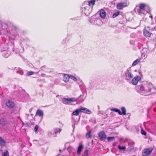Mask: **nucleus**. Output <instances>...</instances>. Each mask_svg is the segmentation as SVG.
<instances>
[{"label":"nucleus","mask_w":156,"mask_h":156,"mask_svg":"<svg viewBox=\"0 0 156 156\" xmlns=\"http://www.w3.org/2000/svg\"><path fill=\"white\" fill-rule=\"evenodd\" d=\"M34 73L32 71H29L27 73V75L28 76H30L33 75Z\"/></svg>","instance_id":"33"},{"label":"nucleus","mask_w":156,"mask_h":156,"mask_svg":"<svg viewBox=\"0 0 156 156\" xmlns=\"http://www.w3.org/2000/svg\"><path fill=\"white\" fill-rule=\"evenodd\" d=\"M6 142L4 139L0 136V145L4 146L5 145Z\"/></svg>","instance_id":"21"},{"label":"nucleus","mask_w":156,"mask_h":156,"mask_svg":"<svg viewBox=\"0 0 156 156\" xmlns=\"http://www.w3.org/2000/svg\"><path fill=\"white\" fill-rule=\"evenodd\" d=\"M141 55L142 57H143L144 58H146L147 56V55L146 53H143V52H141Z\"/></svg>","instance_id":"31"},{"label":"nucleus","mask_w":156,"mask_h":156,"mask_svg":"<svg viewBox=\"0 0 156 156\" xmlns=\"http://www.w3.org/2000/svg\"><path fill=\"white\" fill-rule=\"evenodd\" d=\"M150 10L149 7L144 3H140L136 5L134 9L135 12L141 16L146 15Z\"/></svg>","instance_id":"2"},{"label":"nucleus","mask_w":156,"mask_h":156,"mask_svg":"<svg viewBox=\"0 0 156 156\" xmlns=\"http://www.w3.org/2000/svg\"><path fill=\"white\" fill-rule=\"evenodd\" d=\"M80 112L79 109H77L73 113V115L77 116L79 115V113Z\"/></svg>","instance_id":"23"},{"label":"nucleus","mask_w":156,"mask_h":156,"mask_svg":"<svg viewBox=\"0 0 156 156\" xmlns=\"http://www.w3.org/2000/svg\"><path fill=\"white\" fill-rule=\"evenodd\" d=\"M98 136L99 139L101 140H103L106 138V135L104 131L99 132L98 133Z\"/></svg>","instance_id":"7"},{"label":"nucleus","mask_w":156,"mask_h":156,"mask_svg":"<svg viewBox=\"0 0 156 156\" xmlns=\"http://www.w3.org/2000/svg\"><path fill=\"white\" fill-rule=\"evenodd\" d=\"M84 148L83 145L80 144L77 150V153L79 154H80L81 152L83 150Z\"/></svg>","instance_id":"14"},{"label":"nucleus","mask_w":156,"mask_h":156,"mask_svg":"<svg viewBox=\"0 0 156 156\" xmlns=\"http://www.w3.org/2000/svg\"><path fill=\"white\" fill-rule=\"evenodd\" d=\"M111 110L112 111H113L115 112H118L119 114V113H120V110L118 108H112L111 109Z\"/></svg>","instance_id":"29"},{"label":"nucleus","mask_w":156,"mask_h":156,"mask_svg":"<svg viewBox=\"0 0 156 156\" xmlns=\"http://www.w3.org/2000/svg\"><path fill=\"white\" fill-rule=\"evenodd\" d=\"M118 148L121 151H125L126 150V147L125 146H121L119 145L118 146Z\"/></svg>","instance_id":"27"},{"label":"nucleus","mask_w":156,"mask_h":156,"mask_svg":"<svg viewBox=\"0 0 156 156\" xmlns=\"http://www.w3.org/2000/svg\"><path fill=\"white\" fill-rule=\"evenodd\" d=\"M125 79L127 80H130L133 78V76L130 69H128L126 70L125 73Z\"/></svg>","instance_id":"4"},{"label":"nucleus","mask_w":156,"mask_h":156,"mask_svg":"<svg viewBox=\"0 0 156 156\" xmlns=\"http://www.w3.org/2000/svg\"><path fill=\"white\" fill-rule=\"evenodd\" d=\"M119 2L117 5L116 8L120 10L128 7L129 4L128 0H118Z\"/></svg>","instance_id":"3"},{"label":"nucleus","mask_w":156,"mask_h":156,"mask_svg":"<svg viewBox=\"0 0 156 156\" xmlns=\"http://www.w3.org/2000/svg\"><path fill=\"white\" fill-rule=\"evenodd\" d=\"M137 92L141 94L147 95L154 92H151L153 88L152 84L147 81H143L136 87Z\"/></svg>","instance_id":"1"},{"label":"nucleus","mask_w":156,"mask_h":156,"mask_svg":"<svg viewBox=\"0 0 156 156\" xmlns=\"http://www.w3.org/2000/svg\"><path fill=\"white\" fill-rule=\"evenodd\" d=\"M62 129L60 128H55L54 130V131L55 134H56L57 133H60Z\"/></svg>","instance_id":"25"},{"label":"nucleus","mask_w":156,"mask_h":156,"mask_svg":"<svg viewBox=\"0 0 156 156\" xmlns=\"http://www.w3.org/2000/svg\"><path fill=\"white\" fill-rule=\"evenodd\" d=\"M149 17L151 18V19H152V18H153V17H152V15L150 16Z\"/></svg>","instance_id":"37"},{"label":"nucleus","mask_w":156,"mask_h":156,"mask_svg":"<svg viewBox=\"0 0 156 156\" xmlns=\"http://www.w3.org/2000/svg\"><path fill=\"white\" fill-rule=\"evenodd\" d=\"M134 143L133 141H130L128 143V145L129 146L127 148V151H131L134 148Z\"/></svg>","instance_id":"10"},{"label":"nucleus","mask_w":156,"mask_h":156,"mask_svg":"<svg viewBox=\"0 0 156 156\" xmlns=\"http://www.w3.org/2000/svg\"><path fill=\"white\" fill-rule=\"evenodd\" d=\"M91 131H89L86 135V137L88 139L89 138H92V136L91 135Z\"/></svg>","instance_id":"20"},{"label":"nucleus","mask_w":156,"mask_h":156,"mask_svg":"<svg viewBox=\"0 0 156 156\" xmlns=\"http://www.w3.org/2000/svg\"><path fill=\"white\" fill-rule=\"evenodd\" d=\"M140 61V59L138 58L134 61L133 62L132 66H134L136 65H137L139 62Z\"/></svg>","instance_id":"19"},{"label":"nucleus","mask_w":156,"mask_h":156,"mask_svg":"<svg viewBox=\"0 0 156 156\" xmlns=\"http://www.w3.org/2000/svg\"><path fill=\"white\" fill-rule=\"evenodd\" d=\"M6 105L8 107L10 108H12L15 106L14 103L9 100H8L6 101Z\"/></svg>","instance_id":"9"},{"label":"nucleus","mask_w":156,"mask_h":156,"mask_svg":"<svg viewBox=\"0 0 156 156\" xmlns=\"http://www.w3.org/2000/svg\"><path fill=\"white\" fill-rule=\"evenodd\" d=\"M132 79L131 81V83L133 85H137L138 82L141 80V77L139 76H136Z\"/></svg>","instance_id":"5"},{"label":"nucleus","mask_w":156,"mask_h":156,"mask_svg":"<svg viewBox=\"0 0 156 156\" xmlns=\"http://www.w3.org/2000/svg\"><path fill=\"white\" fill-rule=\"evenodd\" d=\"M63 103L66 104H69L70 103L76 101L77 99L75 98H63L62 100Z\"/></svg>","instance_id":"6"},{"label":"nucleus","mask_w":156,"mask_h":156,"mask_svg":"<svg viewBox=\"0 0 156 156\" xmlns=\"http://www.w3.org/2000/svg\"><path fill=\"white\" fill-rule=\"evenodd\" d=\"M121 110L122 112H121L120 111V113H119V115H122L123 114L124 115H125L126 114V109L125 107H122Z\"/></svg>","instance_id":"15"},{"label":"nucleus","mask_w":156,"mask_h":156,"mask_svg":"<svg viewBox=\"0 0 156 156\" xmlns=\"http://www.w3.org/2000/svg\"><path fill=\"white\" fill-rule=\"evenodd\" d=\"M38 128V126L37 125H36L34 128V131H35V132L37 133V130Z\"/></svg>","instance_id":"30"},{"label":"nucleus","mask_w":156,"mask_h":156,"mask_svg":"<svg viewBox=\"0 0 156 156\" xmlns=\"http://www.w3.org/2000/svg\"><path fill=\"white\" fill-rule=\"evenodd\" d=\"M44 112L41 109H38L36 112L35 114L36 116H42L43 115Z\"/></svg>","instance_id":"13"},{"label":"nucleus","mask_w":156,"mask_h":156,"mask_svg":"<svg viewBox=\"0 0 156 156\" xmlns=\"http://www.w3.org/2000/svg\"><path fill=\"white\" fill-rule=\"evenodd\" d=\"M96 2V0H91L88 2V5L90 7H92V8Z\"/></svg>","instance_id":"16"},{"label":"nucleus","mask_w":156,"mask_h":156,"mask_svg":"<svg viewBox=\"0 0 156 156\" xmlns=\"http://www.w3.org/2000/svg\"><path fill=\"white\" fill-rule=\"evenodd\" d=\"M71 78L75 81H76L77 80V79L75 77L73 76H72L71 77Z\"/></svg>","instance_id":"34"},{"label":"nucleus","mask_w":156,"mask_h":156,"mask_svg":"<svg viewBox=\"0 0 156 156\" xmlns=\"http://www.w3.org/2000/svg\"><path fill=\"white\" fill-rule=\"evenodd\" d=\"M119 14V11H117L114 12L112 16V17L113 18H115Z\"/></svg>","instance_id":"24"},{"label":"nucleus","mask_w":156,"mask_h":156,"mask_svg":"<svg viewBox=\"0 0 156 156\" xmlns=\"http://www.w3.org/2000/svg\"><path fill=\"white\" fill-rule=\"evenodd\" d=\"M2 156H9V153L8 151L6 150L2 154Z\"/></svg>","instance_id":"26"},{"label":"nucleus","mask_w":156,"mask_h":156,"mask_svg":"<svg viewBox=\"0 0 156 156\" xmlns=\"http://www.w3.org/2000/svg\"><path fill=\"white\" fill-rule=\"evenodd\" d=\"M115 137L114 136L113 137H108V141L110 142L113 141L115 140Z\"/></svg>","instance_id":"28"},{"label":"nucleus","mask_w":156,"mask_h":156,"mask_svg":"<svg viewBox=\"0 0 156 156\" xmlns=\"http://www.w3.org/2000/svg\"><path fill=\"white\" fill-rule=\"evenodd\" d=\"M151 30H156V26L154 27L153 29H151Z\"/></svg>","instance_id":"36"},{"label":"nucleus","mask_w":156,"mask_h":156,"mask_svg":"<svg viewBox=\"0 0 156 156\" xmlns=\"http://www.w3.org/2000/svg\"><path fill=\"white\" fill-rule=\"evenodd\" d=\"M79 109L80 112H82L86 114H90V111L86 108H81Z\"/></svg>","instance_id":"11"},{"label":"nucleus","mask_w":156,"mask_h":156,"mask_svg":"<svg viewBox=\"0 0 156 156\" xmlns=\"http://www.w3.org/2000/svg\"><path fill=\"white\" fill-rule=\"evenodd\" d=\"M69 77L67 74H65L63 77V80L65 82H68L69 80Z\"/></svg>","instance_id":"17"},{"label":"nucleus","mask_w":156,"mask_h":156,"mask_svg":"<svg viewBox=\"0 0 156 156\" xmlns=\"http://www.w3.org/2000/svg\"><path fill=\"white\" fill-rule=\"evenodd\" d=\"M144 35L146 37H150V36L151 34L149 32L146 30V27L144 31Z\"/></svg>","instance_id":"18"},{"label":"nucleus","mask_w":156,"mask_h":156,"mask_svg":"<svg viewBox=\"0 0 156 156\" xmlns=\"http://www.w3.org/2000/svg\"><path fill=\"white\" fill-rule=\"evenodd\" d=\"M141 133L142 135H144L145 136L146 135V132L144 131V130H143L142 129H141Z\"/></svg>","instance_id":"32"},{"label":"nucleus","mask_w":156,"mask_h":156,"mask_svg":"<svg viewBox=\"0 0 156 156\" xmlns=\"http://www.w3.org/2000/svg\"><path fill=\"white\" fill-rule=\"evenodd\" d=\"M88 153V150H86L85 151L84 154L86 155H87Z\"/></svg>","instance_id":"35"},{"label":"nucleus","mask_w":156,"mask_h":156,"mask_svg":"<svg viewBox=\"0 0 156 156\" xmlns=\"http://www.w3.org/2000/svg\"><path fill=\"white\" fill-rule=\"evenodd\" d=\"M7 123V122L4 119H2L0 120V124L2 125H5Z\"/></svg>","instance_id":"22"},{"label":"nucleus","mask_w":156,"mask_h":156,"mask_svg":"<svg viewBox=\"0 0 156 156\" xmlns=\"http://www.w3.org/2000/svg\"><path fill=\"white\" fill-rule=\"evenodd\" d=\"M152 149L151 148L145 149L144 151L142 152V155L143 156H147L149 155L152 152Z\"/></svg>","instance_id":"8"},{"label":"nucleus","mask_w":156,"mask_h":156,"mask_svg":"<svg viewBox=\"0 0 156 156\" xmlns=\"http://www.w3.org/2000/svg\"><path fill=\"white\" fill-rule=\"evenodd\" d=\"M154 89L155 90H156V88H154Z\"/></svg>","instance_id":"38"},{"label":"nucleus","mask_w":156,"mask_h":156,"mask_svg":"<svg viewBox=\"0 0 156 156\" xmlns=\"http://www.w3.org/2000/svg\"><path fill=\"white\" fill-rule=\"evenodd\" d=\"M100 16L101 18H105L106 15V12L103 9H101L99 11Z\"/></svg>","instance_id":"12"}]
</instances>
